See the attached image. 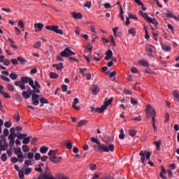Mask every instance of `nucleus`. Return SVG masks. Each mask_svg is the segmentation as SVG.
<instances>
[{"instance_id": "obj_1", "label": "nucleus", "mask_w": 179, "mask_h": 179, "mask_svg": "<svg viewBox=\"0 0 179 179\" xmlns=\"http://www.w3.org/2000/svg\"><path fill=\"white\" fill-rule=\"evenodd\" d=\"M90 141L91 142H93V143H96L97 145H94V149L99 153H103V152H114V144H110L109 145L101 144L100 140H98L97 138L94 137H91Z\"/></svg>"}, {"instance_id": "obj_2", "label": "nucleus", "mask_w": 179, "mask_h": 179, "mask_svg": "<svg viewBox=\"0 0 179 179\" xmlns=\"http://www.w3.org/2000/svg\"><path fill=\"white\" fill-rule=\"evenodd\" d=\"M45 29L54 31V33H57V34H60L61 36L64 34V31H62V29H59V26L58 25H47L45 27Z\"/></svg>"}, {"instance_id": "obj_3", "label": "nucleus", "mask_w": 179, "mask_h": 179, "mask_svg": "<svg viewBox=\"0 0 179 179\" xmlns=\"http://www.w3.org/2000/svg\"><path fill=\"white\" fill-rule=\"evenodd\" d=\"M61 57H64L65 58H69L71 55H76L73 51L71 50L69 48H66L64 50L60 52Z\"/></svg>"}, {"instance_id": "obj_4", "label": "nucleus", "mask_w": 179, "mask_h": 179, "mask_svg": "<svg viewBox=\"0 0 179 179\" xmlns=\"http://www.w3.org/2000/svg\"><path fill=\"white\" fill-rule=\"evenodd\" d=\"M31 101L33 106H38L40 104V100H38L40 96L37 94H32Z\"/></svg>"}, {"instance_id": "obj_5", "label": "nucleus", "mask_w": 179, "mask_h": 179, "mask_svg": "<svg viewBox=\"0 0 179 179\" xmlns=\"http://www.w3.org/2000/svg\"><path fill=\"white\" fill-rule=\"evenodd\" d=\"M38 179H55L52 176H51L49 173H47V171H45L44 173L41 174Z\"/></svg>"}, {"instance_id": "obj_6", "label": "nucleus", "mask_w": 179, "mask_h": 179, "mask_svg": "<svg viewBox=\"0 0 179 179\" xmlns=\"http://www.w3.org/2000/svg\"><path fill=\"white\" fill-rule=\"evenodd\" d=\"M164 15L169 19H175V20H178V22H179V15L177 17L174 14H172L171 13H170V11H167V13H165Z\"/></svg>"}, {"instance_id": "obj_7", "label": "nucleus", "mask_w": 179, "mask_h": 179, "mask_svg": "<svg viewBox=\"0 0 179 179\" xmlns=\"http://www.w3.org/2000/svg\"><path fill=\"white\" fill-rule=\"evenodd\" d=\"M15 150V154L17 155V157H18V159H24V156H23V152H22V149L21 148H18L14 149Z\"/></svg>"}, {"instance_id": "obj_8", "label": "nucleus", "mask_w": 179, "mask_h": 179, "mask_svg": "<svg viewBox=\"0 0 179 179\" xmlns=\"http://www.w3.org/2000/svg\"><path fill=\"white\" fill-rule=\"evenodd\" d=\"M153 48H155V47H153L152 45H147L146 51L148 52V57H153Z\"/></svg>"}, {"instance_id": "obj_9", "label": "nucleus", "mask_w": 179, "mask_h": 179, "mask_svg": "<svg viewBox=\"0 0 179 179\" xmlns=\"http://www.w3.org/2000/svg\"><path fill=\"white\" fill-rule=\"evenodd\" d=\"M49 159L50 162H52V163H59V162L62 160V157H57L56 155H54L50 157Z\"/></svg>"}, {"instance_id": "obj_10", "label": "nucleus", "mask_w": 179, "mask_h": 179, "mask_svg": "<svg viewBox=\"0 0 179 179\" xmlns=\"http://www.w3.org/2000/svg\"><path fill=\"white\" fill-rule=\"evenodd\" d=\"M105 60L106 61H110L111 58H113V50H108L106 53Z\"/></svg>"}, {"instance_id": "obj_11", "label": "nucleus", "mask_w": 179, "mask_h": 179, "mask_svg": "<svg viewBox=\"0 0 179 179\" xmlns=\"http://www.w3.org/2000/svg\"><path fill=\"white\" fill-rule=\"evenodd\" d=\"M15 86L20 87L21 90H26V85L24 83H21V81H15Z\"/></svg>"}, {"instance_id": "obj_12", "label": "nucleus", "mask_w": 179, "mask_h": 179, "mask_svg": "<svg viewBox=\"0 0 179 179\" xmlns=\"http://www.w3.org/2000/svg\"><path fill=\"white\" fill-rule=\"evenodd\" d=\"M8 148H9V145L8 144L2 145V141L0 140V155L1 153H2V152H5V150H6Z\"/></svg>"}, {"instance_id": "obj_13", "label": "nucleus", "mask_w": 179, "mask_h": 179, "mask_svg": "<svg viewBox=\"0 0 179 179\" xmlns=\"http://www.w3.org/2000/svg\"><path fill=\"white\" fill-rule=\"evenodd\" d=\"M108 100V101H107ZM113 100H114V98H113V97H111V98H110V99L108 100V99H105V101H104V103H103V107L105 108H107V106H110V104H111V103H113Z\"/></svg>"}, {"instance_id": "obj_14", "label": "nucleus", "mask_w": 179, "mask_h": 179, "mask_svg": "<svg viewBox=\"0 0 179 179\" xmlns=\"http://www.w3.org/2000/svg\"><path fill=\"white\" fill-rule=\"evenodd\" d=\"M161 169H162V172L159 173V177H161V178L162 179H167V178L165 177L164 175V174H167V171L164 169V166H162Z\"/></svg>"}, {"instance_id": "obj_15", "label": "nucleus", "mask_w": 179, "mask_h": 179, "mask_svg": "<svg viewBox=\"0 0 179 179\" xmlns=\"http://www.w3.org/2000/svg\"><path fill=\"white\" fill-rule=\"evenodd\" d=\"M52 67L56 68L57 71H62V69H64V64L62 63H59V64H55L52 65Z\"/></svg>"}, {"instance_id": "obj_16", "label": "nucleus", "mask_w": 179, "mask_h": 179, "mask_svg": "<svg viewBox=\"0 0 179 179\" xmlns=\"http://www.w3.org/2000/svg\"><path fill=\"white\" fill-rule=\"evenodd\" d=\"M71 15L74 19H82L83 17V15L80 13H76V12H73Z\"/></svg>"}, {"instance_id": "obj_17", "label": "nucleus", "mask_w": 179, "mask_h": 179, "mask_svg": "<svg viewBox=\"0 0 179 179\" xmlns=\"http://www.w3.org/2000/svg\"><path fill=\"white\" fill-rule=\"evenodd\" d=\"M32 94H33L32 93L29 94V92H27V91L22 92V97L24 99H25L26 100H27V99H30V97H31Z\"/></svg>"}, {"instance_id": "obj_18", "label": "nucleus", "mask_w": 179, "mask_h": 179, "mask_svg": "<svg viewBox=\"0 0 179 179\" xmlns=\"http://www.w3.org/2000/svg\"><path fill=\"white\" fill-rule=\"evenodd\" d=\"M147 22L148 23H152V24H155V26H157V24H159V22L156 18H152L150 17L148 18Z\"/></svg>"}, {"instance_id": "obj_19", "label": "nucleus", "mask_w": 179, "mask_h": 179, "mask_svg": "<svg viewBox=\"0 0 179 179\" xmlns=\"http://www.w3.org/2000/svg\"><path fill=\"white\" fill-rule=\"evenodd\" d=\"M139 65H142L143 66H145V68H149V62L146 60H140L138 61Z\"/></svg>"}, {"instance_id": "obj_20", "label": "nucleus", "mask_w": 179, "mask_h": 179, "mask_svg": "<svg viewBox=\"0 0 179 179\" xmlns=\"http://www.w3.org/2000/svg\"><path fill=\"white\" fill-rule=\"evenodd\" d=\"M139 156H141V163H145V157L146 156V152L145 151H141L139 153Z\"/></svg>"}, {"instance_id": "obj_21", "label": "nucleus", "mask_w": 179, "mask_h": 179, "mask_svg": "<svg viewBox=\"0 0 179 179\" xmlns=\"http://www.w3.org/2000/svg\"><path fill=\"white\" fill-rule=\"evenodd\" d=\"M34 27L35 29H38V30H43V29H44V24L43 23H36L34 24Z\"/></svg>"}, {"instance_id": "obj_22", "label": "nucleus", "mask_w": 179, "mask_h": 179, "mask_svg": "<svg viewBox=\"0 0 179 179\" xmlns=\"http://www.w3.org/2000/svg\"><path fill=\"white\" fill-rule=\"evenodd\" d=\"M162 48L164 51H171V46L170 45H162Z\"/></svg>"}, {"instance_id": "obj_23", "label": "nucleus", "mask_w": 179, "mask_h": 179, "mask_svg": "<svg viewBox=\"0 0 179 179\" xmlns=\"http://www.w3.org/2000/svg\"><path fill=\"white\" fill-rule=\"evenodd\" d=\"M104 110H106V108L103 105L101 108H95V113H100L101 114L104 113Z\"/></svg>"}, {"instance_id": "obj_24", "label": "nucleus", "mask_w": 179, "mask_h": 179, "mask_svg": "<svg viewBox=\"0 0 179 179\" xmlns=\"http://www.w3.org/2000/svg\"><path fill=\"white\" fill-rule=\"evenodd\" d=\"M30 139H31V136H29L28 137H25L24 140L22 141V143L24 145H29L30 143Z\"/></svg>"}, {"instance_id": "obj_25", "label": "nucleus", "mask_w": 179, "mask_h": 179, "mask_svg": "<svg viewBox=\"0 0 179 179\" xmlns=\"http://www.w3.org/2000/svg\"><path fill=\"white\" fill-rule=\"evenodd\" d=\"M58 150H50L49 151V152L48 153V156H50V157H51V156H57V153Z\"/></svg>"}, {"instance_id": "obj_26", "label": "nucleus", "mask_w": 179, "mask_h": 179, "mask_svg": "<svg viewBox=\"0 0 179 179\" xmlns=\"http://www.w3.org/2000/svg\"><path fill=\"white\" fill-rule=\"evenodd\" d=\"M139 14L143 16V17L145 19V20H146V22H148V20H149V18L150 17L148 16V13H143L142 11L139 12Z\"/></svg>"}, {"instance_id": "obj_27", "label": "nucleus", "mask_w": 179, "mask_h": 179, "mask_svg": "<svg viewBox=\"0 0 179 179\" xmlns=\"http://www.w3.org/2000/svg\"><path fill=\"white\" fill-rule=\"evenodd\" d=\"M139 14L143 16V17L145 19V20H146V22H148V20H149V18L150 17L148 16V13H143L142 11L139 12Z\"/></svg>"}, {"instance_id": "obj_28", "label": "nucleus", "mask_w": 179, "mask_h": 179, "mask_svg": "<svg viewBox=\"0 0 179 179\" xmlns=\"http://www.w3.org/2000/svg\"><path fill=\"white\" fill-rule=\"evenodd\" d=\"M139 14L143 16V17L145 19V20H146V22H148V20H149V18L150 17L148 16V13H143L142 11L139 12Z\"/></svg>"}, {"instance_id": "obj_29", "label": "nucleus", "mask_w": 179, "mask_h": 179, "mask_svg": "<svg viewBox=\"0 0 179 179\" xmlns=\"http://www.w3.org/2000/svg\"><path fill=\"white\" fill-rule=\"evenodd\" d=\"M40 152H41V153H42L43 155H45V153L46 152H48V147H47V146H42V147H41V148H40Z\"/></svg>"}, {"instance_id": "obj_30", "label": "nucleus", "mask_w": 179, "mask_h": 179, "mask_svg": "<svg viewBox=\"0 0 179 179\" xmlns=\"http://www.w3.org/2000/svg\"><path fill=\"white\" fill-rule=\"evenodd\" d=\"M29 79H30L29 77H22L21 80H20V82L26 85V83H29Z\"/></svg>"}, {"instance_id": "obj_31", "label": "nucleus", "mask_w": 179, "mask_h": 179, "mask_svg": "<svg viewBox=\"0 0 179 179\" xmlns=\"http://www.w3.org/2000/svg\"><path fill=\"white\" fill-rule=\"evenodd\" d=\"M34 164V163L31 162V160L30 159H26L24 162V167L29 166H33Z\"/></svg>"}, {"instance_id": "obj_32", "label": "nucleus", "mask_w": 179, "mask_h": 179, "mask_svg": "<svg viewBox=\"0 0 179 179\" xmlns=\"http://www.w3.org/2000/svg\"><path fill=\"white\" fill-rule=\"evenodd\" d=\"M120 13L119 14V17L121 18V20H124V10L122 9V6H120Z\"/></svg>"}, {"instance_id": "obj_33", "label": "nucleus", "mask_w": 179, "mask_h": 179, "mask_svg": "<svg viewBox=\"0 0 179 179\" xmlns=\"http://www.w3.org/2000/svg\"><path fill=\"white\" fill-rule=\"evenodd\" d=\"M87 120H80L78 123V127H83V125H86L87 124Z\"/></svg>"}, {"instance_id": "obj_34", "label": "nucleus", "mask_w": 179, "mask_h": 179, "mask_svg": "<svg viewBox=\"0 0 179 179\" xmlns=\"http://www.w3.org/2000/svg\"><path fill=\"white\" fill-rule=\"evenodd\" d=\"M92 93L94 96H96V94L99 93V87H97V86H94L92 90Z\"/></svg>"}, {"instance_id": "obj_35", "label": "nucleus", "mask_w": 179, "mask_h": 179, "mask_svg": "<svg viewBox=\"0 0 179 179\" xmlns=\"http://www.w3.org/2000/svg\"><path fill=\"white\" fill-rule=\"evenodd\" d=\"M27 136V134H20V133H18V136H17V138L18 139H20V141H22V139L24 140L26 137Z\"/></svg>"}, {"instance_id": "obj_36", "label": "nucleus", "mask_w": 179, "mask_h": 179, "mask_svg": "<svg viewBox=\"0 0 179 179\" xmlns=\"http://www.w3.org/2000/svg\"><path fill=\"white\" fill-rule=\"evenodd\" d=\"M58 74L54 73V72H51L50 73V79H58Z\"/></svg>"}, {"instance_id": "obj_37", "label": "nucleus", "mask_w": 179, "mask_h": 179, "mask_svg": "<svg viewBox=\"0 0 179 179\" xmlns=\"http://www.w3.org/2000/svg\"><path fill=\"white\" fill-rule=\"evenodd\" d=\"M22 148L23 152H24L25 153H27V152H30V148H29V145H22Z\"/></svg>"}, {"instance_id": "obj_38", "label": "nucleus", "mask_w": 179, "mask_h": 179, "mask_svg": "<svg viewBox=\"0 0 179 179\" xmlns=\"http://www.w3.org/2000/svg\"><path fill=\"white\" fill-rule=\"evenodd\" d=\"M40 103H42V104H48V103H50V101H48L47 99H45V97H42L39 99Z\"/></svg>"}, {"instance_id": "obj_39", "label": "nucleus", "mask_w": 179, "mask_h": 179, "mask_svg": "<svg viewBox=\"0 0 179 179\" xmlns=\"http://www.w3.org/2000/svg\"><path fill=\"white\" fill-rule=\"evenodd\" d=\"M31 92H32V94H36V93H40V89H37V87H36V85H34V87H32Z\"/></svg>"}, {"instance_id": "obj_40", "label": "nucleus", "mask_w": 179, "mask_h": 179, "mask_svg": "<svg viewBox=\"0 0 179 179\" xmlns=\"http://www.w3.org/2000/svg\"><path fill=\"white\" fill-rule=\"evenodd\" d=\"M173 97H176V100L178 101H179V93H178V91L174 90L173 92Z\"/></svg>"}, {"instance_id": "obj_41", "label": "nucleus", "mask_w": 179, "mask_h": 179, "mask_svg": "<svg viewBox=\"0 0 179 179\" xmlns=\"http://www.w3.org/2000/svg\"><path fill=\"white\" fill-rule=\"evenodd\" d=\"M129 34H132L133 37H135V35L136 34V31H135V29L131 28L128 30Z\"/></svg>"}, {"instance_id": "obj_42", "label": "nucleus", "mask_w": 179, "mask_h": 179, "mask_svg": "<svg viewBox=\"0 0 179 179\" xmlns=\"http://www.w3.org/2000/svg\"><path fill=\"white\" fill-rule=\"evenodd\" d=\"M162 145V140L155 141V146L158 150H160V146Z\"/></svg>"}, {"instance_id": "obj_43", "label": "nucleus", "mask_w": 179, "mask_h": 179, "mask_svg": "<svg viewBox=\"0 0 179 179\" xmlns=\"http://www.w3.org/2000/svg\"><path fill=\"white\" fill-rule=\"evenodd\" d=\"M9 77L10 78V79H12L13 80H16V79H17V75L15 73H11L9 75Z\"/></svg>"}, {"instance_id": "obj_44", "label": "nucleus", "mask_w": 179, "mask_h": 179, "mask_svg": "<svg viewBox=\"0 0 179 179\" xmlns=\"http://www.w3.org/2000/svg\"><path fill=\"white\" fill-rule=\"evenodd\" d=\"M120 132V134L119 135V138L120 139H124V138H125V134L124 133V129H121Z\"/></svg>"}, {"instance_id": "obj_45", "label": "nucleus", "mask_w": 179, "mask_h": 179, "mask_svg": "<svg viewBox=\"0 0 179 179\" xmlns=\"http://www.w3.org/2000/svg\"><path fill=\"white\" fill-rule=\"evenodd\" d=\"M0 139L1 142H3L4 145H8V142L6 141V137H5L3 135L0 136Z\"/></svg>"}, {"instance_id": "obj_46", "label": "nucleus", "mask_w": 179, "mask_h": 179, "mask_svg": "<svg viewBox=\"0 0 179 179\" xmlns=\"http://www.w3.org/2000/svg\"><path fill=\"white\" fill-rule=\"evenodd\" d=\"M85 8H88V9H90L92 8V1H87L85 4L84 5Z\"/></svg>"}, {"instance_id": "obj_47", "label": "nucleus", "mask_w": 179, "mask_h": 179, "mask_svg": "<svg viewBox=\"0 0 179 179\" xmlns=\"http://www.w3.org/2000/svg\"><path fill=\"white\" fill-rule=\"evenodd\" d=\"M17 137V134H10L8 136V139L9 140H13V141H15V139Z\"/></svg>"}, {"instance_id": "obj_48", "label": "nucleus", "mask_w": 179, "mask_h": 179, "mask_svg": "<svg viewBox=\"0 0 179 179\" xmlns=\"http://www.w3.org/2000/svg\"><path fill=\"white\" fill-rule=\"evenodd\" d=\"M4 127L6 128H10L12 127V122L11 121H8V122H6L4 123Z\"/></svg>"}, {"instance_id": "obj_49", "label": "nucleus", "mask_w": 179, "mask_h": 179, "mask_svg": "<svg viewBox=\"0 0 179 179\" xmlns=\"http://www.w3.org/2000/svg\"><path fill=\"white\" fill-rule=\"evenodd\" d=\"M1 160H2V162H6L8 160V157L6 156V153H3L1 155Z\"/></svg>"}, {"instance_id": "obj_50", "label": "nucleus", "mask_w": 179, "mask_h": 179, "mask_svg": "<svg viewBox=\"0 0 179 179\" xmlns=\"http://www.w3.org/2000/svg\"><path fill=\"white\" fill-rule=\"evenodd\" d=\"M17 61H19V62H21V64H24V62H27V59H24L23 57H19L17 58Z\"/></svg>"}, {"instance_id": "obj_51", "label": "nucleus", "mask_w": 179, "mask_h": 179, "mask_svg": "<svg viewBox=\"0 0 179 179\" xmlns=\"http://www.w3.org/2000/svg\"><path fill=\"white\" fill-rule=\"evenodd\" d=\"M129 134L130 136H132V138H134L136 135V131L135 130H129Z\"/></svg>"}, {"instance_id": "obj_52", "label": "nucleus", "mask_w": 179, "mask_h": 179, "mask_svg": "<svg viewBox=\"0 0 179 179\" xmlns=\"http://www.w3.org/2000/svg\"><path fill=\"white\" fill-rule=\"evenodd\" d=\"M7 89H8L10 92H15V87H13V85H12L11 84H8L7 85Z\"/></svg>"}, {"instance_id": "obj_53", "label": "nucleus", "mask_w": 179, "mask_h": 179, "mask_svg": "<svg viewBox=\"0 0 179 179\" xmlns=\"http://www.w3.org/2000/svg\"><path fill=\"white\" fill-rule=\"evenodd\" d=\"M130 102L133 104V106H136V104H138V100L135 99L134 97L131 98Z\"/></svg>"}, {"instance_id": "obj_54", "label": "nucleus", "mask_w": 179, "mask_h": 179, "mask_svg": "<svg viewBox=\"0 0 179 179\" xmlns=\"http://www.w3.org/2000/svg\"><path fill=\"white\" fill-rule=\"evenodd\" d=\"M68 61H69V62H79V60L75 58V57H69V58L68 59Z\"/></svg>"}, {"instance_id": "obj_55", "label": "nucleus", "mask_w": 179, "mask_h": 179, "mask_svg": "<svg viewBox=\"0 0 179 179\" xmlns=\"http://www.w3.org/2000/svg\"><path fill=\"white\" fill-rule=\"evenodd\" d=\"M18 174H19V178H20V179L24 178V171H20L18 172Z\"/></svg>"}, {"instance_id": "obj_56", "label": "nucleus", "mask_w": 179, "mask_h": 179, "mask_svg": "<svg viewBox=\"0 0 179 179\" xmlns=\"http://www.w3.org/2000/svg\"><path fill=\"white\" fill-rule=\"evenodd\" d=\"M128 15L130 19H134L135 20H138V17H136V15H134L131 13H129Z\"/></svg>"}, {"instance_id": "obj_57", "label": "nucleus", "mask_w": 179, "mask_h": 179, "mask_svg": "<svg viewBox=\"0 0 179 179\" xmlns=\"http://www.w3.org/2000/svg\"><path fill=\"white\" fill-rule=\"evenodd\" d=\"M19 162V159L16 157H11V163L16 164Z\"/></svg>"}, {"instance_id": "obj_58", "label": "nucleus", "mask_w": 179, "mask_h": 179, "mask_svg": "<svg viewBox=\"0 0 179 179\" xmlns=\"http://www.w3.org/2000/svg\"><path fill=\"white\" fill-rule=\"evenodd\" d=\"M96 169H97V166L96 164H92L90 165V170L92 171L96 170Z\"/></svg>"}, {"instance_id": "obj_59", "label": "nucleus", "mask_w": 179, "mask_h": 179, "mask_svg": "<svg viewBox=\"0 0 179 179\" xmlns=\"http://www.w3.org/2000/svg\"><path fill=\"white\" fill-rule=\"evenodd\" d=\"M28 83H29V86H31V87H33L34 86H35L34 81L31 78H29V80H28Z\"/></svg>"}, {"instance_id": "obj_60", "label": "nucleus", "mask_w": 179, "mask_h": 179, "mask_svg": "<svg viewBox=\"0 0 179 179\" xmlns=\"http://www.w3.org/2000/svg\"><path fill=\"white\" fill-rule=\"evenodd\" d=\"M3 65H5L6 66H9V65H10V60L6 59L3 61Z\"/></svg>"}, {"instance_id": "obj_61", "label": "nucleus", "mask_w": 179, "mask_h": 179, "mask_svg": "<svg viewBox=\"0 0 179 179\" xmlns=\"http://www.w3.org/2000/svg\"><path fill=\"white\" fill-rule=\"evenodd\" d=\"M31 173V168H27L24 171L25 176H27Z\"/></svg>"}, {"instance_id": "obj_62", "label": "nucleus", "mask_w": 179, "mask_h": 179, "mask_svg": "<svg viewBox=\"0 0 179 179\" xmlns=\"http://www.w3.org/2000/svg\"><path fill=\"white\" fill-rule=\"evenodd\" d=\"M27 157H28V159H34V153L28 152Z\"/></svg>"}, {"instance_id": "obj_63", "label": "nucleus", "mask_w": 179, "mask_h": 179, "mask_svg": "<svg viewBox=\"0 0 179 179\" xmlns=\"http://www.w3.org/2000/svg\"><path fill=\"white\" fill-rule=\"evenodd\" d=\"M1 79L5 80V82H10V79L8 77H6L5 76H1Z\"/></svg>"}, {"instance_id": "obj_64", "label": "nucleus", "mask_w": 179, "mask_h": 179, "mask_svg": "<svg viewBox=\"0 0 179 179\" xmlns=\"http://www.w3.org/2000/svg\"><path fill=\"white\" fill-rule=\"evenodd\" d=\"M41 47V42L38 41L34 44V48H40Z\"/></svg>"}]
</instances>
